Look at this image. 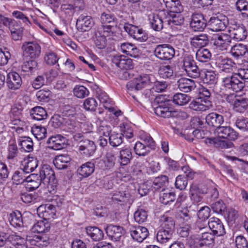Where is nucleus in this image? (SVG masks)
Instances as JSON below:
<instances>
[{"mask_svg": "<svg viewBox=\"0 0 248 248\" xmlns=\"http://www.w3.org/2000/svg\"><path fill=\"white\" fill-rule=\"evenodd\" d=\"M152 84H154V88L157 92L165 91L168 86L167 82L156 80L152 75H143L128 81L126 88L130 93L134 91L140 90Z\"/></svg>", "mask_w": 248, "mask_h": 248, "instance_id": "1", "label": "nucleus"}, {"mask_svg": "<svg viewBox=\"0 0 248 248\" xmlns=\"http://www.w3.org/2000/svg\"><path fill=\"white\" fill-rule=\"evenodd\" d=\"M176 199L175 194L173 192L165 189V191H162L160 194V201L164 204L167 205L171 202H173Z\"/></svg>", "mask_w": 248, "mask_h": 248, "instance_id": "54", "label": "nucleus"}, {"mask_svg": "<svg viewBox=\"0 0 248 248\" xmlns=\"http://www.w3.org/2000/svg\"><path fill=\"white\" fill-rule=\"evenodd\" d=\"M172 234L170 232L160 229L156 234V240L161 244H166L172 239Z\"/></svg>", "mask_w": 248, "mask_h": 248, "instance_id": "49", "label": "nucleus"}, {"mask_svg": "<svg viewBox=\"0 0 248 248\" xmlns=\"http://www.w3.org/2000/svg\"><path fill=\"white\" fill-rule=\"evenodd\" d=\"M112 62L122 69L130 70L134 67L132 60L122 55L113 56Z\"/></svg>", "mask_w": 248, "mask_h": 248, "instance_id": "14", "label": "nucleus"}, {"mask_svg": "<svg viewBox=\"0 0 248 248\" xmlns=\"http://www.w3.org/2000/svg\"><path fill=\"white\" fill-rule=\"evenodd\" d=\"M31 132L38 140H42L46 136V129L41 125L34 124L31 128Z\"/></svg>", "mask_w": 248, "mask_h": 248, "instance_id": "52", "label": "nucleus"}, {"mask_svg": "<svg viewBox=\"0 0 248 248\" xmlns=\"http://www.w3.org/2000/svg\"><path fill=\"white\" fill-rule=\"evenodd\" d=\"M21 148L27 152H30L33 150V143L31 138L29 137L21 138L19 143Z\"/></svg>", "mask_w": 248, "mask_h": 248, "instance_id": "59", "label": "nucleus"}, {"mask_svg": "<svg viewBox=\"0 0 248 248\" xmlns=\"http://www.w3.org/2000/svg\"><path fill=\"white\" fill-rule=\"evenodd\" d=\"M207 26V21L201 13L192 14L190 23V28L195 31H202Z\"/></svg>", "mask_w": 248, "mask_h": 248, "instance_id": "11", "label": "nucleus"}, {"mask_svg": "<svg viewBox=\"0 0 248 248\" xmlns=\"http://www.w3.org/2000/svg\"><path fill=\"white\" fill-rule=\"evenodd\" d=\"M222 86L226 89L235 92L242 90L245 87L244 82L239 78L236 73L222 75Z\"/></svg>", "mask_w": 248, "mask_h": 248, "instance_id": "6", "label": "nucleus"}, {"mask_svg": "<svg viewBox=\"0 0 248 248\" xmlns=\"http://www.w3.org/2000/svg\"><path fill=\"white\" fill-rule=\"evenodd\" d=\"M180 91L184 93H189L196 88L195 81L187 78H181L178 80L176 84Z\"/></svg>", "mask_w": 248, "mask_h": 248, "instance_id": "27", "label": "nucleus"}, {"mask_svg": "<svg viewBox=\"0 0 248 248\" xmlns=\"http://www.w3.org/2000/svg\"><path fill=\"white\" fill-rule=\"evenodd\" d=\"M199 98L202 100L204 103L211 106V92L209 89L203 85H201L199 88Z\"/></svg>", "mask_w": 248, "mask_h": 248, "instance_id": "50", "label": "nucleus"}, {"mask_svg": "<svg viewBox=\"0 0 248 248\" xmlns=\"http://www.w3.org/2000/svg\"><path fill=\"white\" fill-rule=\"evenodd\" d=\"M6 83L9 89L15 91L21 87L22 80L17 73L13 72L7 74Z\"/></svg>", "mask_w": 248, "mask_h": 248, "instance_id": "17", "label": "nucleus"}, {"mask_svg": "<svg viewBox=\"0 0 248 248\" xmlns=\"http://www.w3.org/2000/svg\"><path fill=\"white\" fill-rule=\"evenodd\" d=\"M199 78H200L203 83L209 85H215L217 82V75L215 72L212 70H202V73Z\"/></svg>", "mask_w": 248, "mask_h": 248, "instance_id": "30", "label": "nucleus"}, {"mask_svg": "<svg viewBox=\"0 0 248 248\" xmlns=\"http://www.w3.org/2000/svg\"><path fill=\"white\" fill-rule=\"evenodd\" d=\"M248 51V46L242 44L236 45L232 47L230 53L232 56L238 59L243 56Z\"/></svg>", "mask_w": 248, "mask_h": 248, "instance_id": "44", "label": "nucleus"}, {"mask_svg": "<svg viewBox=\"0 0 248 248\" xmlns=\"http://www.w3.org/2000/svg\"><path fill=\"white\" fill-rule=\"evenodd\" d=\"M190 99V97L187 94L178 93L173 95L171 100L175 105L182 106L187 104Z\"/></svg>", "mask_w": 248, "mask_h": 248, "instance_id": "46", "label": "nucleus"}, {"mask_svg": "<svg viewBox=\"0 0 248 248\" xmlns=\"http://www.w3.org/2000/svg\"><path fill=\"white\" fill-rule=\"evenodd\" d=\"M161 222L160 228L165 230L173 233L174 232L175 222L171 217L164 215L160 219Z\"/></svg>", "mask_w": 248, "mask_h": 248, "instance_id": "37", "label": "nucleus"}, {"mask_svg": "<svg viewBox=\"0 0 248 248\" xmlns=\"http://www.w3.org/2000/svg\"><path fill=\"white\" fill-rule=\"evenodd\" d=\"M227 24V20L225 16L220 19L218 17H211L207 21V26L210 29L214 31H224Z\"/></svg>", "mask_w": 248, "mask_h": 248, "instance_id": "19", "label": "nucleus"}, {"mask_svg": "<svg viewBox=\"0 0 248 248\" xmlns=\"http://www.w3.org/2000/svg\"><path fill=\"white\" fill-rule=\"evenodd\" d=\"M21 49L24 56L31 59L38 58L41 52V46L35 41L24 42Z\"/></svg>", "mask_w": 248, "mask_h": 248, "instance_id": "10", "label": "nucleus"}, {"mask_svg": "<svg viewBox=\"0 0 248 248\" xmlns=\"http://www.w3.org/2000/svg\"><path fill=\"white\" fill-rule=\"evenodd\" d=\"M154 53L159 60L169 61L174 57L175 51L171 45L164 44L157 45L154 49Z\"/></svg>", "mask_w": 248, "mask_h": 248, "instance_id": "9", "label": "nucleus"}, {"mask_svg": "<svg viewBox=\"0 0 248 248\" xmlns=\"http://www.w3.org/2000/svg\"><path fill=\"white\" fill-rule=\"evenodd\" d=\"M50 229V225L48 223H45L44 221H39L33 225L31 231L34 233H45L48 232Z\"/></svg>", "mask_w": 248, "mask_h": 248, "instance_id": "55", "label": "nucleus"}, {"mask_svg": "<svg viewBox=\"0 0 248 248\" xmlns=\"http://www.w3.org/2000/svg\"><path fill=\"white\" fill-rule=\"evenodd\" d=\"M27 174L23 169L16 170L13 175L12 180L16 185L22 184L26 182Z\"/></svg>", "mask_w": 248, "mask_h": 248, "instance_id": "60", "label": "nucleus"}, {"mask_svg": "<svg viewBox=\"0 0 248 248\" xmlns=\"http://www.w3.org/2000/svg\"><path fill=\"white\" fill-rule=\"evenodd\" d=\"M231 42L232 39L229 33L221 32L214 34L211 39V43L214 48L221 51L227 50Z\"/></svg>", "mask_w": 248, "mask_h": 248, "instance_id": "8", "label": "nucleus"}, {"mask_svg": "<svg viewBox=\"0 0 248 248\" xmlns=\"http://www.w3.org/2000/svg\"><path fill=\"white\" fill-rule=\"evenodd\" d=\"M78 146L79 153L86 157L92 156L96 149V146L94 142L88 139L82 141L81 145H79Z\"/></svg>", "mask_w": 248, "mask_h": 248, "instance_id": "21", "label": "nucleus"}, {"mask_svg": "<svg viewBox=\"0 0 248 248\" xmlns=\"http://www.w3.org/2000/svg\"><path fill=\"white\" fill-rule=\"evenodd\" d=\"M10 244L15 248H30L28 244L27 239L22 237L17 234L16 232H13L11 236Z\"/></svg>", "mask_w": 248, "mask_h": 248, "instance_id": "32", "label": "nucleus"}, {"mask_svg": "<svg viewBox=\"0 0 248 248\" xmlns=\"http://www.w3.org/2000/svg\"><path fill=\"white\" fill-rule=\"evenodd\" d=\"M214 240V235L206 232H202V235L199 237L198 244L195 246H192V248H201L204 246H209L212 244Z\"/></svg>", "mask_w": 248, "mask_h": 248, "instance_id": "31", "label": "nucleus"}, {"mask_svg": "<svg viewBox=\"0 0 248 248\" xmlns=\"http://www.w3.org/2000/svg\"><path fill=\"white\" fill-rule=\"evenodd\" d=\"M116 157L113 150L108 151L106 154V157L104 160H100L99 164L100 165V168L104 170H111L115 164Z\"/></svg>", "mask_w": 248, "mask_h": 248, "instance_id": "20", "label": "nucleus"}, {"mask_svg": "<svg viewBox=\"0 0 248 248\" xmlns=\"http://www.w3.org/2000/svg\"><path fill=\"white\" fill-rule=\"evenodd\" d=\"M94 164L92 162H87L81 165L77 170L78 173L83 178L90 176L94 171Z\"/></svg>", "mask_w": 248, "mask_h": 248, "instance_id": "34", "label": "nucleus"}, {"mask_svg": "<svg viewBox=\"0 0 248 248\" xmlns=\"http://www.w3.org/2000/svg\"><path fill=\"white\" fill-rule=\"evenodd\" d=\"M130 197V194L127 191H116L113 195L112 199L113 200L125 202L128 200Z\"/></svg>", "mask_w": 248, "mask_h": 248, "instance_id": "63", "label": "nucleus"}, {"mask_svg": "<svg viewBox=\"0 0 248 248\" xmlns=\"http://www.w3.org/2000/svg\"><path fill=\"white\" fill-rule=\"evenodd\" d=\"M228 31L231 39H233L237 41L245 40L248 34L247 30L243 25H235L230 27Z\"/></svg>", "mask_w": 248, "mask_h": 248, "instance_id": "12", "label": "nucleus"}, {"mask_svg": "<svg viewBox=\"0 0 248 248\" xmlns=\"http://www.w3.org/2000/svg\"><path fill=\"white\" fill-rule=\"evenodd\" d=\"M44 59L46 65L52 66L58 62L59 57L54 51L48 50L45 53Z\"/></svg>", "mask_w": 248, "mask_h": 248, "instance_id": "51", "label": "nucleus"}, {"mask_svg": "<svg viewBox=\"0 0 248 248\" xmlns=\"http://www.w3.org/2000/svg\"><path fill=\"white\" fill-rule=\"evenodd\" d=\"M158 74L163 78H170L173 77V68L170 65H161L158 69Z\"/></svg>", "mask_w": 248, "mask_h": 248, "instance_id": "56", "label": "nucleus"}, {"mask_svg": "<svg viewBox=\"0 0 248 248\" xmlns=\"http://www.w3.org/2000/svg\"><path fill=\"white\" fill-rule=\"evenodd\" d=\"M106 232L108 237L112 241H119L124 234V230L120 226L108 225L105 228Z\"/></svg>", "mask_w": 248, "mask_h": 248, "instance_id": "18", "label": "nucleus"}, {"mask_svg": "<svg viewBox=\"0 0 248 248\" xmlns=\"http://www.w3.org/2000/svg\"><path fill=\"white\" fill-rule=\"evenodd\" d=\"M203 124V120H202L199 117H193L191 120V125L194 128L196 129L193 132V135L198 139L201 137L202 132L197 129L202 127Z\"/></svg>", "mask_w": 248, "mask_h": 248, "instance_id": "53", "label": "nucleus"}, {"mask_svg": "<svg viewBox=\"0 0 248 248\" xmlns=\"http://www.w3.org/2000/svg\"><path fill=\"white\" fill-rule=\"evenodd\" d=\"M47 144L49 148L60 150L67 147L68 140L65 137L58 134L50 137L47 141Z\"/></svg>", "mask_w": 248, "mask_h": 248, "instance_id": "13", "label": "nucleus"}, {"mask_svg": "<svg viewBox=\"0 0 248 248\" xmlns=\"http://www.w3.org/2000/svg\"><path fill=\"white\" fill-rule=\"evenodd\" d=\"M212 56L209 49L205 48L198 49L196 54L197 61L201 62H207L210 61Z\"/></svg>", "mask_w": 248, "mask_h": 248, "instance_id": "48", "label": "nucleus"}, {"mask_svg": "<svg viewBox=\"0 0 248 248\" xmlns=\"http://www.w3.org/2000/svg\"><path fill=\"white\" fill-rule=\"evenodd\" d=\"M86 230L87 235L94 241H99L104 237L103 231L98 227L89 226Z\"/></svg>", "mask_w": 248, "mask_h": 248, "instance_id": "40", "label": "nucleus"}, {"mask_svg": "<svg viewBox=\"0 0 248 248\" xmlns=\"http://www.w3.org/2000/svg\"><path fill=\"white\" fill-rule=\"evenodd\" d=\"M9 29L11 31V36L13 40L18 41L22 39L24 30L23 28L17 25H13L12 26H10Z\"/></svg>", "mask_w": 248, "mask_h": 248, "instance_id": "57", "label": "nucleus"}, {"mask_svg": "<svg viewBox=\"0 0 248 248\" xmlns=\"http://www.w3.org/2000/svg\"><path fill=\"white\" fill-rule=\"evenodd\" d=\"M134 217L136 222L139 224L143 223L147 219V211L143 209H138L136 211H135L134 215Z\"/></svg>", "mask_w": 248, "mask_h": 248, "instance_id": "61", "label": "nucleus"}, {"mask_svg": "<svg viewBox=\"0 0 248 248\" xmlns=\"http://www.w3.org/2000/svg\"><path fill=\"white\" fill-rule=\"evenodd\" d=\"M38 166V160L34 157L29 156L23 168L26 173L33 171Z\"/></svg>", "mask_w": 248, "mask_h": 248, "instance_id": "58", "label": "nucleus"}, {"mask_svg": "<svg viewBox=\"0 0 248 248\" xmlns=\"http://www.w3.org/2000/svg\"><path fill=\"white\" fill-rule=\"evenodd\" d=\"M203 100L199 98L196 100H192L189 104V108L190 109L196 111H205L208 110L211 106L207 103H202Z\"/></svg>", "mask_w": 248, "mask_h": 248, "instance_id": "45", "label": "nucleus"}, {"mask_svg": "<svg viewBox=\"0 0 248 248\" xmlns=\"http://www.w3.org/2000/svg\"><path fill=\"white\" fill-rule=\"evenodd\" d=\"M168 183V177L166 175H161L154 179L151 186L152 189L154 191L159 190H161V192L165 191V187L167 186Z\"/></svg>", "mask_w": 248, "mask_h": 248, "instance_id": "28", "label": "nucleus"}, {"mask_svg": "<svg viewBox=\"0 0 248 248\" xmlns=\"http://www.w3.org/2000/svg\"><path fill=\"white\" fill-rule=\"evenodd\" d=\"M75 96L79 98H83L89 94V90L84 86L76 85L73 90Z\"/></svg>", "mask_w": 248, "mask_h": 248, "instance_id": "64", "label": "nucleus"}, {"mask_svg": "<svg viewBox=\"0 0 248 248\" xmlns=\"http://www.w3.org/2000/svg\"><path fill=\"white\" fill-rule=\"evenodd\" d=\"M211 208L214 212L225 215L226 212V206L222 200H219L211 204Z\"/></svg>", "mask_w": 248, "mask_h": 248, "instance_id": "62", "label": "nucleus"}, {"mask_svg": "<svg viewBox=\"0 0 248 248\" xmlns=\"http://www.w3.org/2000/svg\"><path fill=\"white\" fill-rule=\"evenodd\" d=\"M10 224L15 227L23 226L22 217L20 212L16 211L11 213L9 217Z\"/></svg>", "mask_w": 248, "mask_h": 248, "instance_id": "47", "label": "nucleus"}, {"mask_svg": "<svg viewBox=\"0 0 248 248\" xmlns=\"http://www.w3.org/2000/svg\"><path fill=\"white\" fill-rule=\"evenodd\" d=\"M40 178L42 181L46 180L48 183V191L54 193L58 187V180L52 168L47 164L43 165L39 170Z\"/></svg>", "mask_w": 248, "mask_h": 248, "instance_id": "4", "label": "nucleus"}, {"mask_svg": "<svg viewBox=\"0 0 248 248\" xmlns=\"http://www.w3.org/2000/svg\"><path fill=\"white\" fill-rule=\"evenodd\" d=\"M167 18L168 24L171 28L175 26L181 25L184 22V17L182 15L173 12H168Z\"/></svg>", "mask_w": 248, "mask_h": 248, "instance_id": "36", "label": "nucleus"}, {"mask_svg": "<svg viewBox=\"0 0 248 248\" xmlns=\"http://www.w3.org/2000/svg\"><path fill=\"white\" fill-rule=\"evenodd\" d=\"M122 51L131 57L136 58L138 56L139 50L133 44L129 43H124L121 45Z\"/></svg>", "mask_w": 248, "mask_h": 248, "instance_id": "43", "label": "nucleus"}, {"mask_svg": "<svg viewBox=\"0 0 248 248\" xmlns=\"http://www.w3.org/2000/svg\"><path fill=\"white\" fill-rule=\"evenodd\" d=\"M71 160V158L69 155H61L55 157L53 163L58 170H64L68 168Z\"/></svg>", "mask_w": 248, "mask_h": 248, "instance_id": "29", "label": "nucleus"}, {"mask_svg": "<svg viewBox=\"0 0 248 248\" xmlns=\"http://www.w3.org/2000/svg\"><path fill=\"white\" fill-rule=\"evenodd\" d=\"M130 234L134 240L142 242L148 237L149 232L146 228L138 226L130 229Z\"/></svg>", "mask_w": 248, "mask_h": 248, "instance_id": "23", "label": "nucleus"}, {"mask_svg": "<svg viewBox=\"0 0 248 248\" xmlns=\"http://www.w3.org/2000/svg\"><path fill=\"white\" fill-rule=\"evenodd\" d=\"M132 158V153L130 148H124L120 151L119 162L121 166H126L129 164Z\"/></svg>", "mask_w": 248, "mask_h": 248, "instance_id": "33", "label": "nucleus"}, {"mask_svg": "<svg viewBox=\"0 0 248 248\" xmlns=\"http://www.w3.org/2000/svg\"><path fill=\"white\" fill-rule=\"evenodd\" d=\"M165 7L169 12L180 13L183 11V6L180 0H162Z\"/></svg>", "mask_w": 248, "mask_h": 248, "instance_id": "41", "label": "nucleus"}, {"mask_svg": "<svg viewBox=\"0 0 248 248\" xmlns=\"http://www.w3.org/2000/svg\"><path fill=\"white\" fill-rule=\"evenodd\" d=\"M217 63L218 67L222 72V74L225 73L228 74L234 73L233 70L236 67V63L232 59L220 56L218 59Z\"/></svg>", "mask_w": 248, "mask_h": 248, "instance_id": "16", "label": "nucleus"}, {"mask_svg": "<svg viewBox=\"0 0 248 248\" xmlns=\"http://www.w3.org/2000/svg\"><path fill=\"white\" fill-rule=\"evenodd\" d=\"M208 224L214 235L222 236L225 233L224 225L219 219L217 217H212L208 221Z\"/></svg>", "mask_w": 248, "mask_h": 248, "instance_id": "24", "label": "nucleus"}, {"mask_svg": "<svg viewBox=\"0 0 248 248\" xmlns=\"http://www.w3.org/2000/svg\"><path fill=\"white\" fill-rule=\"evenodd\" d=\"M205 121L208 125L217 128L216 132L219 138L229 140H235L237 139L238 134L232 128L229 126H220L224 121L223 115L212 112L206 116Z\"/></svg>", "mask_w": 248, "mask_h": 248, "instance_id": "2", "label": "nucleus"}, {"mask_svg": "<svg viewBox=\"0 0 248 248\" xmlns=\"http://www.w3.org/2000/svg\"><path fill=\"white\" fill-rule=\"evenodd\" d=\"M189 192L191 200L196 203L202 201L203 197L202 195L206 193L203 190L194 184L191 185Z\"/></svg>", "mask_w": 248, "mask_h": 248, "instance_id": "39", "label": "nucleus"}, {"mask_svg": "<svg viewBox=\"0 0 248 248\" xmlns=\"http://www.w3.org/2000/svg\"><path fill=\"white\" fill-rule=\"evenodd\" d=\"M106 131H103L104 137L108 138L110 145L114 147L120 145L123 142L124 135L122 133L115 132L111 133L110 127L106 126L105 127Z\"/></svg>", "mask_w": 248, "mask_h": 248, "instance_id": "15", "label": "nucleus"}, {"mask_svg": "<svg viewBox=\"0 0 248 248\" xmlns=\"http://www.w3.org/2000/svg\"><path fill=\"white\" fill-rule=\"evenodd\" d=\"M205 141L207 144H213L216 147L222 149L231 148L234 146L233 143L231 141L221 140L217 138H207Z\"/></svg>", "mask_w": 248, "mask_h": 248, "instance_id": "42", "label": "nucleus"}, {"mask_svg": "<svg viewBox=\"0 0 248 248\" xmlns=\"http://www.w3.org/2000/svg\"><path fill=\"white\" fill-rule=\"evenodd\" d=\"M30 113L32 119L37 121H44L48 116L45 109L40 106L33 108L30 110Z\"/></svg>", "mask_w": 248, "mask_h": 248, "instance_id": "38", "label": "nucleus"}, {"mask_svg": "<svg viewBox=\"0 0 248 248\" xmlns=\"http://www.w3.org/2000/svg\"><path fill=\"white\" fill-rule=\"evenodd\" d=\"M170 100H167L163 95L156 96L154 102V110L155 114L163 118L177 117L181 113L183 117L186 118L187 114L185 112L175 110L170 103Z\"/></svg>", "mask_w": 248, "mask_h": 248, "instance_id": "3", "label": "nucleus"}, {"mask_svg": "<svg viewBox=\"0 0 248 248\" xmlns=\"http://www.w3.org/2000/svg\"><path fill=\"white\" fill-rule=\"evenodd\" d=\"M209 42L208 35L204 33L195 35L190 38L191 46L193 47L198 49L203 48L208 44Z\"/></svg>", "mask_w": 248, "mask_h": 248, "instance_id": "26", "label": "nucleus"}, {"mask_svg": "<svg viewBox=\"0 0 248 248\" xmlns=\"http://www.w3.org/2000/svg\"><path fill=\"white\" fill-rule=\"evenodd\" d=\"M141 139L143 143L137 141L135 144L134 150L136 155L144 156L150 152L151 150L155 149V143L149 135L142 136Z\"/></svg>", "mask_w": 248, "mask_h": 248, "instance_id": "5", "label": "nucleus"}, {"mask_svg": "<svg viewBox=\"0 0 248 248\" xmlns=\"http://www.w3.org/2000/svg\"><path fill=\"white\" fill-rule=\"evenodd\" d=\"M93 24V20L91 16L81 15L77 19L76 27L78 30L85 32L90 30Z\"/></svg>", "mask_w": 248, "mask_h": 248, "instance_id": "22", "label": "nucleus"}, {"mask_svg": "<svg viewBox=\"0 0 248 248\" xmlns=\"http://www.w3.org/2000/svg\"><path fill=\"white\" fill-rule=\"evenodd\" d=\"M232 98H234L232 99V103L235 110L239 112H244L248 106V99L242 97H236V96L231 95L228 96L227 98V101L231 103L230 99Z\"/></svg>", "mask_w": 248, "mask_h": 248, "instance_id": "25", "label": "nucleus"}, {"mask_svg": "<svg viewBox=\"0 0 248 248\" xmlns=\"http://www.w3.org/2000/svg\"><path fill=\"white\" fill-rule=\"evenodd\" d=\"M182 62V68L188 77L192 78H197L200 77L202 70H200L196 65L191 55L185 56Z\"/></svg>", "mask_w": 248, "mask_h": 248, "instance_id": "7", "label": "nucleus"}, {"mask_svg": "<svg viewBox=\"0 0 248 248\" xmlns=\"http://www.w3.org/2000/svg\"><path fill=\"white\" fill-rule=\"evenodd\" d=\"M148 17L151 28L155 31H161L163 28V21L161 17L154 14L150 15Z\"/></svg>", "mask_w": 248, "mask_h": 248, "instance_id": "35", "label": "nucleus"}]
</instances>
